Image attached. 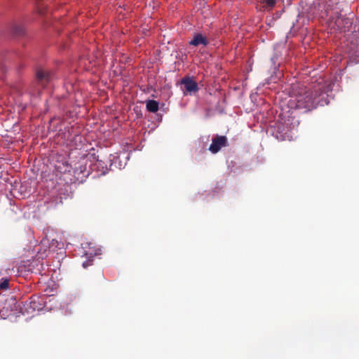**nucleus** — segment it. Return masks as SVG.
<instances>
[{"label":"nucleus","instance_id":"obj_8","mask_svg":"<svg viewBox=\"0 0 359 359\" xmlns=\"http://www.w3.org/2000/svg\"><path fill=\"white\" fill-rule=\"evenodd\" d=\"M158 102L156 100H149L146 102L147 109L149 112L155 113L158 110Z\"/></svg>","mask_w":359,"mask_h":359},{"label":"nucleus","instance_id":"obj_1","mask_svg":"<svg viewBox=\"0 0 359 359\" xmlns=\"http://www.w3.org/2000/svg\"><path fill=\"white\" fill-rule=\"evenodd\" d=\"M323 89L324 85L320 83L311 86L300 87L292 102L295 104L297 109H304L305 111H311L318 105L328 104L330 101Z\"/></svg>","mask_w":359,"mask_h":359},{"label":"nucleus","instance_id":"obj_12","mask_svg":"<svg viewBox=\"0 0 359 359\" xmlns=\"http://www.w3.org/2000/svg\"><path fill=\"white\" fill-rule=\"evenodd\" d=\"M14 32L17 35H22L24 33V30L22 27H20L19 26H15L13 29Z\"/></svg>","mask_w":359,"mask_h":359},{"label":"nucleus","instance_id":"obj_2","mask_svg":"<svg viewBox=\"0 0 359 359\" xmlns=\"http://www.w3.org/2000/svg\"><path fill=\"white\" fill-rule=\"evenodd\" d=\"M229 146L228 139L224 135H216L212 139V143L209 147V151L212 154L218 153L222 147H226Z\"/></svg>","mask_w":359,"mask_h":359},{"label":"nucleus","instance_id":"obj_7","mask_svg":"<svg viewBox=\"0 0 359 359\" xmlns=\"http://www.w3.org/2000/svg\"><path fill=\"white\" fill-rule=\"evenodd\" d=\"M209 43L208 39L201 33L194 34L192 40L189 41V44L194 46L202 45L206 46Z\"/></svg>","mask_w":359,"mask_h":359},{"label":"nucleus","instance_id":"obj_15","mask_svg":"<svg viewBox=\"0 0 359 359\" xmlns=\"http://www.w3.org/2000/svg\"><path fill=\"white\" fill-rule=\"evenodd\" d=\"M85 254H86V256H88L89 258H90L92 257V255H93L92 252H86Z\"/></svg>","mask_w":359,"mask_h":359},{"label":"nucleus","instance_id":"obj_6","mask_svg":"<svg viewBox=\"0 0 359 359\" xmlns=\"http://www.w3.org/2000/svg\"><path fill=\"white\" fill-rule=\"evenodd\" d=\"M52 79V74L48 71L39 68L36 72V79L37 82L42 86L48 84Z\"/></svg>","mask_w":359,"mask_h":359},{"label":"nucleus","instance_id":"obj_10","mask_svg":"<svg viewBox=\"0 0 359 359\" xmlns=\"http://www.w3.org/2000/svg\"><path fill=\"white\" fill-rule=\"evenodd\" d=\"M263 7L267 9H271L276 4V0H260Z\"/></svg>","mask_w":359,"mask_h":359},{"label":"nucleus","instance_id":"obj_11","mask_svg":"<svg viewBox=\"0 0 359 359\" xmlns=\"http://www.w3.org/2000/svg\"><path fill=\"white\" fill-rule=\"evenodd\" d=\"M9 288V280L6 278H1L0 281V290H7Z\"/></svg>","mask_w":359,"mask_h":359},{"label":"nucleus","instance_id":"obj_9","mask_svg":"<svg viewBox=\"0 0 359 359\" xmlns=\"http://www.w3.org/2000/svg\"><path fill=\"white\" fill-rule=\"evenodd\" d=\"M57 171L60 173H66L71 171L72 166L67 162L63 161L55 166Z\"/></svg>","mask_w":359,"mask_h":359},{"label":"nucleus","instance_id":"obj_3","mask_svg":"<svg viewBox=\"0 0 359 359\" xmlns=\"http://www.w3.org/2000/svg\"><path fill=\"white\" fill-rule=\"evenodd\" d=\"M43 304L39 301V298L36 297H32L29 301L25 302L23 305L22 310L23 313L33 314L36 311L42 309Z\"/></svg>","mask_w":359,"mask_h":359},{"label":"nucleus","instance_id":"obj_5","mask_svg":"<svg viewBox=\"0 0 359 359\" xmlns=\"http://www.w3.org/2000/svg\"><path fill=\"white\" fill-rule=\"evenodd\" d=\"M181 84L184 86V94L185 95L195 93L199 89L197 83L192 78L188 76L184 77L181 80Z\"/></svg>","mask_w":359,"mask_h":359},{"label":"nucleus","instance_id":"obj_4","mask_svg":"<svg viewBox=\"0 0 359 359\" xmlns=\"http://www.w3.org/2000/svg\"><path fill=\"white\" fill-rule=\"evenodd\" d=\"M334 22L336 29L341 32H345L346 29H348L352 25L351 19L341 15V14H338L336 18H332L331 22Z\"/></svg>","mask_w":359,"mask_h":359},{"label":"nucleus","instance_id":"obj_13","mask_svg":"<svg viewBox=\"0 0 359 359\" xmlns=\"http://www.w3.org/2000/svg\"><path fill=\"white\" fill-rule=\"evenodd\" d=\"M93 259H88L87 261L83 262L82 265L84 268H87L88 266L92 265Z\"/></svg>","mask_w":359,"mask_h":359},{"label":"nucleus","instance_id":"obj_14","mask_svg":"<svg viewBox=\"0 0 359 359\" xmlns=\"http://www.w3.org/2000/svg\"><path fill=\"white\" fill-rule=\"evenodd\" d=\"M5 71H6V67L4 65H0V72H4Z\"/></svg>","mask_w":359,"mask_h":359}]
</instances>
